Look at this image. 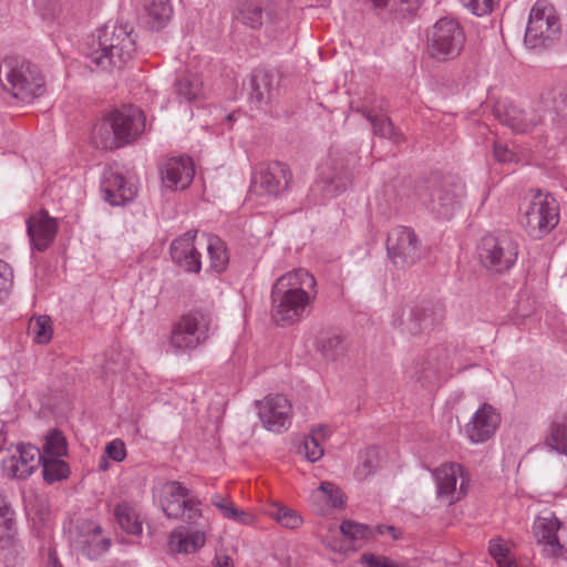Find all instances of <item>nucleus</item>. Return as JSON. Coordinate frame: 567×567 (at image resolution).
Instances as JSON below:
<instances>
[{"instance_id":"obj_23","label":"nucleus","mask_w":567,"mask_h":567,"mask_svg":"<svg viewBox=\"0 0 567 567\" xmlns=\"http://www.w3.org/2000/svg\"><path fill=\"white\" fill-rule=\"evenodd\" d=\"M27 231L32 248L44 251L55 238L58 231L56 219L49 216L48 212L40 210L28 218Z\"/></svg>"},{"instance_id":"obj_19","label":"nucleus","mask_w":567,"mask_h":567,"mask_svg":"<svg viewBox=\"0 0 567 567\" xmlns=\"http://www.w3.org/2000/svg\"><path fill=\"white\" fill-rule=\"evenodd\" d=\"M107 116L124 146L135 141L144 132L145 116L136 106L124 105Z\"/></svg>"},{"instance_id":"obj_32","label":"nucleus","mask_w":567,"mask_h":567,"mask_svg":"<svg viewBox=\"0 0 567 567\" xmlns=\"http://www.w3.org/2000/svg\"><path fill=\"white\" fill-rule=\"evenodd\" d=\"M114 516L120 527L132 535H141L143 519L137 507L126 501L120 502L114 508Z\"/></svg>"},{"instance_id":"obj_25","label":"nucleus","mask_w":567,"mask_h":567,"mask_svg":"<svg viewBox=\"0 0 567 567\" xmlns=\"http://www.w3.org/2000/svg\"><path fill=\"white\" fill-rule=\"evenodd\" d=\"M237 19L248 28L259 29L267 22L277 20V11L268 0H240L237 8Z\"/></svg>"},{"instance_id":"obj_22","label":"nucleus","mask_w":567,"mask_h":567,"mask_svg":"<svg viewBox=\"0 0 567 567\" xmlns=\"http://www.w3.org/2000/svg\"><path fill=\"white\" fill-rule=\"evenodd\" d=\"M501 423V415L487 403H484L465 425V433L472 443L478 444L489 440Z\"/></svg>"},{"instance_id":"obj_60","label":"nucleus","mask_w":567,"mask_h":567,"mask_svg":"<svg viewBox=\"0 0 567 567\" xmlns=\"http://www.w3.org/2000/svg\"><path fill=\"white\" fill-rule=\"evenodd\" d=\"M498 567H517L516 563L509 557H505L504 559H501L496 561Z\"/></svg>"},{"instance_id":"obj_41","label":"nucleus","mask_w":567,"mask_h":567,"mask_svg":"<svg viewBox=\"0 0 567 567\" xmlns=\"http://www.w3.org/2000/svg\"><path fill=\"white\" fill-rule=\"evenodd\" d=\"M380 451L377 446H370L360 454V463L358 464L354 475L362 481L374 473L379 466Z\"/></svg>"},{"instance_id":"obj_59","label":"nucleus","mask_w":567,"mask_h":567,"mask_svg":"<svg viewBox=\"0 0 567 567\" xmlns=\"http://www.w3.org/2000/svg\"><path fill=\"white\" fill-rule=\"evenodd\" d=\"M215 567H234V561L229 556H217Z\"/></svg>"},{"instance_id":"obj_21","label":"nucleus","mask_w":567,"mask_h":567,"mask_svg":"<svg viewBox=\"0 0 567 567\" xmlns=\"http://www.w3.org/2000/svg\"><path fill=\"white\" fill-rule=\"evenodd\" d=\"M197 230H188L174 239L169 247L172 260L184 271L199 274L202 269L200 252L195 246Z\"/></svg>"},{"instance_id":"obj_3","label":"nucleus","mask_w":567,"mask_h":567,"mask_svg":"<svg viewBox=\"0 0 567 567\" xmlns=\"http://www.w3.org/2000/svg\"><path fill=\"white\" fill-rule=\"evenodd\" d=\"M465 185L455 176L433 174L417 184L415 196L429 212L440 219H451L461 206Z\"/></svg>"},{"instance_id":"obj_1","label":"nucleus","mask_w":567,"mask_h":567,"mask_svg":"<svg viewBox=\"0 0 567 567\" xmlns=\"http://www.w3.org/2000/svg\"><path fill=\"white\" fill-rule=\"evenodd\" d=\"M317 296L315 277L306 269L289 271L277 279L271 290V318L279 326L302 319Z\"/></svg>"},{"instance_id":"obj_48","label":"nucleus","mask_w":567,"mask_h":567,"mask_svg":"<svg viewBox=\"0 0 567 567\" xmlns=\"http://www.w3.org/2000/svg\"><path fill=\"white\" fill-rule=\"evenodd\" d=\"M212 504L215 505L225 517L239 523H248L249 515L234 506V504L220 495L212 497Z\"/></svg>"},{"instance_id":"obj_20","label":"nucleus","mask_w":567,"mask_h":567,"mask_svg":"<svg viewBox=\"0 0 567 567\" xmlns=\"http://www.w3.org/2000/svg\"><path fill=\"white\" fill-rule=\"evenodd\" d=\"M291 404L282 394L268 395L258 403V415L264 426L281 432L290 424Z\"/></svg>"},{"instance_id":"obj_18","label":"nucleus","mask_w":567,"mask_h":567,"mask_svg":"<svg viewBox=\"0 0 567 567\" xmlns=\"http://www.w3.org/2000/svg\"><path fill=\"white\" fill-rule=\"evenodd\" d=\"M42 460L40 449L32 444H20L14 454L2 460L1 468L8 477L24 480L39 467Z\"/></svg>"},{"instance_id":"obj_4","label":"nucleus","mask_w":567,"mask_h":567,"mask_svg":"<svg viewBox=\"0 0 567 567\" xmlns=\"http://www.w3.org/2000/svg\"><path fill=\"white\" fill-rule=\"evenodd\" d=\"M444 319L445 308L442 302L422 300L403 307L394 315L392 324L401 334L416 338L430 333L442 324Z\"/></svg>"},{"instance_id":"obj_42","label":"nucleus","mask_w":567,"mask_h":567,"mask_svg":"<svg viewBox=\"0 0 567 567\" xmlns=\"http://www.w3.org/2000/svg\"><path fill=\"white\" fill-rule=\"evenodd\" d=\"M361 112L371 122L375 135L386 137L394 143H399L401 141V135L395 131L390 118L372 115L370 112L365 111Z\"/></svg>"},{"instance_id":"obj_36","label":"nucleus","mask_w":567,"mask_h":567,"mask_svg":"<svg viewBox=\"0 0 567 567\" xmlns=\"http://www.w3.org/2000/svg\"><path fill=\"white\" fill-rule=\"evenodd\" d=\"M373 10L386 11L405 18L419 10L423 0H368Z\"/></svg>"},{"instance_id":"obj_29","label":"nucleus","mask_w":567,"mask_h":567,"mask_svg":"<svg viewBox=\"0 0 567 567\" xmlns=\"http://www.w3.org/2000/svg\"><path fill=\"white\" fill-rule=\"evenodd\" d=\"M496 115L501 123L518 133H527L544 122L538 112L526 113L512 104L498 107Z\"/></svg>"},{"instance_id":"obj_54","label":"nucleus","mask_w":567,"mask_h":567,"mask_svg":"<svg viewBox=\"0 0 567 567\" xmlns=\"http://www.w3.org/2000/svg\"><path fill=\"white\" fill-rule=\"evenodd\" d=\"M494 157L501 163H507L513 159L514 154L506 145L494 143Z\"/></svg>"},{"instance_id":"obj_61","label":"nucleus","mask_w":567,"mask_h":567,"mask_svg":"<svg viewBox=\"0 0 567 567\" xmlns=\"http://www.w3.org/2000/svg\"><path fill=\"white\" fill-rule=\"evenodd\" d=\"M100 467H101L102 470H104V471L107 468V462H106V460H102V462H101V464H100Z\"/></svg>"},{"instance_id":"obj_9","label":"nucleus","mask_w":567,"mask_h":567,"mask_svg":"<svg viewBox=\"0 0 567 567\" xmlns=\"http://www.w3.org/2000/svg\"><path fill=\"white\" fill-rule=\"evenodd\" d=\"M212 317L202 310L183 315L172 327L169 346L175 352L197 349L209 338Z\"/></svg>"},{"instance_id":"obj_51","label":"nucleus","mask_w":567,"mask_h":567,"mask_svg":"<svg viewBox=\"0 0 567 567\" xmlns=\"http://www.w3.org/2000/svg\"><path fill=\"white\" fill-rule=\"evenodd\" d=\"M105 453L111 460L115 462H122L126 456L124 442L122 440H113L106 444Z\"/></svg>"},{"instance_id":"obj_6","label":"nucleus","mask_w":567,"mask_h":567,"mask_svg":"<svg viewBox=\"0 0 567 567\" xmlns=\"http://www.w3.org/2000/svg\"><path fill=\"white\" fill-rule=\"evenodd\" d=\"M560 19L551 3L538 0L532 7L525 32V44L530 49L548 48L560 38Z\"/></svg>"},{"instance_id":"obj_7","label":"nucleus","mask_w":567,"mask_h":567,"mask_svg":"<svg viewBox=\"0 0 567 567\" xmlns=\"http://www.w3.org/2000/svg\"><path fill=\"white\" fill-rule=\"evenodd\" d=\"M465 40V32L456 20L441 18L427 30L426 51L434 60H453L462 52Z\"/></svg>"},{"instance_id":"obj_17","label":"nucleus","mask_w":567,"mask_h":567,"mask_svg":"<svg viewBox=\"0 0 567 567\" xmlns=\"http://www.w3.org/2000/svg\"><path fill=\"white\" fill-rule=\"evenodd\" d=\"M100 525L91 519H79L74 528L70 529L72 546L82 555L93 558L105 551L111 542L101 537Z\"/></svg>"},{"instance_id":"obj_53","label":"nucleus","mask_w":567,"mask_h":567,"mask_svg":"<svg viewBox=\"0 0 567 567\" xmlns=\"http://www.w3.org/2000/svg\"><path fill=\"white\" fill-rule=\"evenodd\" d=\"M488 551L496 561L509 556V548L502 539H492L489 542Z\"/></svg>"},{"instance_id":"obj_14","label":"nucleus","mask_w":567,"mask_h":567,"mask_svg":"<svg viewBox=\"0 0 567 567\" xmlns=\"http://www.w3.org/2000/svg\"><path fill=\"white\" fill-rule=\"evenodd\" d=\"M292 179L288 165L281 162L261 164L254 173L251 188L259 196H277L285 192Z\"/></svg>"},{"instance_id":"obj_49","label":"nucleus","mask_w":567,"mask_h":567,"mask_svg":"<svg viewBox=\"0 0 567 567\" xmlns=\"http://www.w3.org/2000/svg\"><path fill=\"white\" fill-rule=\"evenodd\" d=\"M14 512L0 494V537L9 536L14 527Z\"/></svg>"},{"instance_id":"obj_52","label":"nucleus","mask_w":567,"mask_h":567,"mask_svg":"<svg viewBox=\"0 0 567 567\" xmlns=\"http://www.w3.org/2000/svg\"><path fill=\"white\" fill-rule=\"evenodd\" d=\"M12 269L3 260L0 259V296L7 293L12 286Z\"/></svg>"},{"instance_id":"obj_55","label":"nucleus","mask_w":567,"mask_h":567,"mask_svg":"<svg viewBox=\"0 0 567 567\" xmlns=\"http://www.w3.org/2000/svg\"><path fill=\"white\" fill-rule=\"evenodd\" d=\"M363 560L368 567H399L392 560L385 557H375L373 555H364Z\"/></svg>"},{"instance_id":"obj_28","label":"nucleus","mask_w":567,"mask_h":567,"mask_svg":"<svg viewBox=\"0 0 567 567\" xmlns=\"http://www.w3.org/2000/svg\"><path fill=\"white\" fill-rule=\"evenodd\" d=\"M276 75L267 69L254 70L250 79L251 92L249 102L256 109H265L274 99L276 89Z\"/></svg>"},{"instance_id":"obj_44","label":"nucleus","mask_w":567,"mask_h":567,"mask_svg":"<svg viewBox=\"0 0 567 567\" xmlns=\"http://www.w3.org/2000/svg\"><path fill=\"white\" fill-rule=\"evenodd\" d=\"M29 333L33 334L34 340L39 344L48 343L53 333L52 322L48 316H39L29 322Z\"/></svg>"},{"instance_id":"obj_10","label":"nucleus","mask_w":567,"mask_h":567,"mask_svg":"<svg viewBox=\"0 0 567 567\" xmlns=\"http://www.w3.org/2000/svg\"><path fill=\"white\" fill-rule=\"evenodd\" d=\"M519 246L517 239L507 231L485 235L480 245L483 265L495 272L508 271L517 261Z\"/></svg>"},{"instance_id":"obj_39","label":"nucleus","mask_w":567,"mask_h":567,"mask_svg":"<svg viewBox=\"0 0 567 567\" xmlns=\"http://www.w3.org/2000/svg\"><path fill=\"white\" fill-rule=\"evenodd\" d=\"M68 444L61 431L58 429L51 430L44 439L41 454L43 458L62 457L66 455Z\"/></svg>"},{"instance_id":"obj_16","label":"nucleus","mask_w":567,"mask_h":567,"mask_svg":"<svg viewBox=\"0 0 567 567\" xmlns=\"http://www.w3.org/2000/svg\"><path fill=\"white\" fill-rule=\"evenodd\" d=\"M453 369L450 361L449 350L443 346H436L430 349L426 354L415 361L409 368V378L420 383L421 386H427L435 381L439 375Z\"/></svg>"},{"instance_id":"obj_62","label":"nucleus","mask_w":567,"mask_h":567,"mask_svg":"<svg viewBox=\"0 0 567 567\" xmlns=\"http://www.w3.org/2000/svg\"><path fill=\"white\" fill-rule=\"evenodd\" d=\"M37 6H40V0H35Z\"/></svg>"},{"instance_id":"obj_50","label":"nucleus","mask_w":567,"mask_h":567,"mask_svg":"<svg viewBox=\"0 0 567 567\" xmlns=\"http://www.w3.org/2000/svg\"><path fill=\"white\" fill-rule=\"evenodd\" d=\"M462 4L467 8L473 14L484 17L489 14L498 0H460Z\"/></svg>"},{"instance_id":"obj_12","label":"nucleus","mask_w":567,"mask_h":567,"mask_svg":"<svg viewBox=\"0 0 567 567\" xmlns=\"http://www.w3.org/2000/svg\"><path fill=\"white\" fill-rule=\"evenodd\" d=\"M200 502L179 482L171 481L163 486L161 507L169 518H182L189 525H198L202 518Z\"/></svg>"},{"instance_id":"obj_37","label":"nucleus","mask_w":567,"mask_h":567,"mask_svg":"<svg viewBox=\"0 0 567 567\" xmlns=\"http://www.w3.org/2000/svg\"><path fill=\"white\" fill-rule=\"evenodd\" d=\"M546 444L558 453L567 455V413L554 419Z\"/></svg>"},{"instance_id":"obj_11","label":"nucleus","mask_w":567,"mask_h":567,"mask_svg":"<svg viewBox=\"0 0 567 567\" xmlns=\"http://www.w3.org/2000/svg\"><path fill=\"white\" fill-rule=\"evenodd\" d=\"M355 163L351 153L332 152L311 192L320 190L323 197L338 196L351 185Z\"/></svg>"},{"instance_id":"obj_40","label":"nucleus","mask_w":567,"mask_h":567,"mask_svg":"<svg viewBox=\"0 0 567 567\" xmlns=\"http://www.w3.org/2000/svg\"><path fill=\"white\" fill-rule=\"evenodd\" d=\"M41 464L43 478L49 484L65 480L70 474L69 464L61 457L43 458Z\"/></svg>"},{"instance_id":"obj_24","label":"nucleus","mask_w":567,"mask_h":567,"mask_svg":"<svg viewBox=\"0 0 567 567\" xmlns=\"http://www.w3.org/2000/svg\"><path fill=\"white\" fill-rule=\"evenodd\" d=\"M560 528L559 519L550 514L549 516H537L533 524V534L538 545H543V551L548 557L561 555L563 546L557 537Z\"/></svg>"},{"instance_id":"obj_57","label":"nucleus","mask_w":567,"mask_h":567,"mask_svg":"<svg viewBox=\"0 0 567 567\" xmlns=\"http://www.w3.org/2000/svg\"><path fill=\"white\" fill-rule=\"evenodd\" d=\"M45 567H63L56 556L55 549H53L51 547L48 549V558H47Z\"/></svg>"},{"instance_id":"obj_38","label":"nucleus","mask_w":567,"mask_h":567,"mask_svg":"<svg viewBox=\"0 0 567 567\" xmlns=\"http://www.w3.org/2000/svg\"><path fill=\"white\" fill-rule=\"evenodd\" d=\"M317 351L328 361H336L347 351L343 337L339 334L324 336L317 342Z\"/></svg>"},{"instance_id":"obj_27","label":"nucleus","mask_w":567,"mask_h":567,"mask_svg":"<svg viewBox=\"0 0 567 567\" xmlns=\"http://www.w3.org/2000/svg\"><path fill=\"white\" fill-rule=\"evenodd\" d=\"M195 169L189 157L168 159L161 169L164 186L169 189H185L194 178Z\"/></svg>"},{"instance_id":"obj_33","label":"nucleus","mask_w":567,"mask_h":567,"mask_svg":"<svg viewBox=\"0 0 567 567\" xmlns=\"http://www.w3.org/2000/svg\"><path fill=\"white\" fill-rule=\"evenodd\" d=\"M91 140L96 148L104 151H113L124 146L107 115L95 124Z\"/></svg>"},{"instance_id":"obj_31","label":"nucleus","mask_w":567,"mask_h":567,"mask_svg":"<svg viewBox=\"0 0 567 567\" xmlns=\"http://www.w3.org/2000/svg\"><path fill=\"white\" fill-rule=\"evenodd\" d=\"M145 23L152 30H162L173 16L169 0H146L144 4Z\"/></svg>"},{"instance_id":"obj_43","label":"nucleus","mask_w":567,"mask_h":567,"mask_svg":"<svg viewBox=\"0 0 567 567\" xmlns=\"http://www.w3.org/2000/svg\"><path fill=\"white\" fill-rule=\"evenodd\" d=\"M312 497L324 501L331 507H341L343 505V493L331 482H322L312 493Z\"/></svg>"},{"instance_id":"obj_58","label":"nucleus","mask_w":567,"mask_h":567,"mask_svg":"<svg viewBox=\"0 0 567 567\" xmlns=\"http://www.w3.org/2000/svg\"><path fill=\"white\" fill-rule=\"evenodd\" d=\"M556 107L563 117H567V91L559 94V102Z\"/></svg>"},{"instance_id":"obj_15","label":"nucleus","mask_w":567,"mask_h":567,"mask_svg":"<svg viewBox=\"0 0 567 567\" xmlns=\"http://www.w3.org/2000/svg\"><path fill=\"white\" fill-rule=\"evenodd\" d=\"M436 483V497L453 504L467 494L470 478L457 463L443 464L433 471Z\"/></svg>"},{"instance_id":"obj_47","label":"nucleus","mask_w":567,"mask_h":567,"mask_svg":"<svg viewBox=\"0 0 567 567\" xmlns=\"http://www.w3.org/2000/svg\"><path fill=\"white\" fill-rule=\"evenodd\" d=\"M177 94L190 102L198 99L202 94V81L195 76H182L176 83Z\"/></svg>"},{"instance_id":"obj_2","label":"nucleus","mask_w":567,"mask_h":567,"mask_svg":"<svg viewBox=\"0 0 567 567\" xmlns=\"http://www.w3.org/2000/svg\"><path fill=\"white\" fill-rule=\"evenodd\" d=\"M97 48L90 61L103 70H121L133 58L136 50L133 27L127 22H107L96 31Z\"/></svg>"},{"instance_id":"obj_34","label":"nucleus","mask_w":567,"mask_h":567,"mask_svg":"<svg viewBox=\"0 0 567 567\" xmlns=\"http://www.w3.org/2000/svg\"><path fill=\"white\" fill-rule=\"evenodd\" d=\"M329 435V430L326 426L313 429L311 434L303 439L302 445L299 449L300 453L305 454V457L309 462H317L323 455L322 443Z\"/></svg>"},{"instance_id":"obj_56","label":"nucleus","mask_w":567,"mask_h":567,"mask_svg":"<svg viewBox=\"0 0 567 567\" xmlns=\"http://www.w3.org/2000/svg\"><path fill=\"white\" fill-rule=\"evenodd\" d=\"M375 532L380 535L389 533L393 539H399L401 537V532L392 525H378L375 527Z\"/></svg>"},{"instance_id":"obj_5","label":"nucleus","mask_w":567,"mask_h":567,"mask_svg":"<svg viewBox=\"0 0 567 567\" xmlns=\"http://www.w3.org/2000/svg\"><path fill=\"white\" fill-rule=\"evenodd\" d=\"M3 65L7 69L6 79L8 86H6V90L14 99L24 103H31L44 94V76L37 65L17 58L6 59Z\"/></svg>"},{"instance_id":"obj_46","label":"nucleus","mask_w":567,"mask_h":567,"mask_svg":"<svg viewBox=\"0 0 567 567\" xmlns=\"http://www.w3.org/2000/svg\"><path fill=\"white\" fill-rule=\"evenodd\" d=\"M340 532L344 537L353 542L371 539L374 537L375 533L369 525L353 520H343L340 525Z\"/></svg>"},{"instance_id":"obj_13","label":"nucleus","mask_w":567,"mask_h":567,"mask_svg":"<svg viewBox=\"0 0 567 567\" xmlns=\"http://www.w3.org/2000/svg\"><path fill=\"white\" fill-rule=\"evenodd\" d=\"M386 251L396 267L405 268L414 265L421 257L419 238L414 230L406 226H396L388 234Z\"/></svg>"},{"instance_id":"obj_30","label":"nucleus","mask_w":567,"mask_h":567,"mask_svg":"<svg viewBox=\"0 0 567 567\" xmlns=\"http://www.w3.org/2000/svg\"><path fill=\"white\" fill-rule=\"evenodd\" d=\"M205 533L202 530H189L184 526L175 528L168 539V547L172 553L192 554L204 546Z\"/></svg>"},{"instance_id":"obj_35","label":"nucleus","mask_w":567,"mask_h":567,"mask_svg":"<svg viewBox=\"0 0 567 567\" xmlns=\"http://www.w3.org/2000/svg\"><path fill=\"white\" fill-rule=\"evenodd\" d=\"M207 238V252L209 256V268L210 270L220 274L223 272L229 262V255L224 240L215 235H206Z\"/></svg>"},{"instance_id":"obj_26","label":"nucleus","mask_w":567,"mask_h":567,"mask_svg":"<svg viewBox=\"0 0 567 567\" xmlns=\"http://www.w3.org/2000/svg\"><path fill=\"white\" fill-rule=\"evenodd\" d=\"M101 190L105 202L113 206L124 205L135 198L136 187L114 171H106L101 182Z\"/></svg>"},{"instance_id":"obj_45","label":"nucleus","mask_w":567,"mask_h":567,"mask_svg":"<svg viewBox=\"0 0 567 567\" xmlns=\"http://www.w3.org/2000/svg\"><path fill=\"white\" fill-rule=\"evenodd\" d=\"M269 515L281 526L290 529L298 528L302 524L301 516L292 508L275 505Z\"/></svg>"},{"instance_id":"obj_8","label":"nucleus","mask_w":567,"mask_h":567,"mask_svg":"<svg viewBox=\"0 0 567 567\" xmlns=\"http://www.w3.org/2000/svg\"><path fill=\"white\" fill-rule=\"evenodd\" d=\"M520 223L530 237H545L559 223L558 202L551 194L538 189L526 205Z\"/></svg>"}]
</instances>
